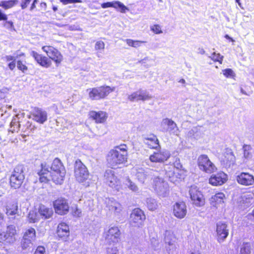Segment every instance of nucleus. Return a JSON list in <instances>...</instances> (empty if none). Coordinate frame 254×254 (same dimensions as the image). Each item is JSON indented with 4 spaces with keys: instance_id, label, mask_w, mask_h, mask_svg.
<instances>
[{
    "instance_id": "nucleus-1",
    "label": "nucleus",
    "mask_w": 254,
    "mask_h": 254,
    "mask_svg": "<svg viewBox=\"0 0 254 254\" xmlns=\"http://www.w3.org/2000/svg\"><path fill=\"white\" fill-rule=\"evenodd\" d=\"M127 147L126 144H121L111 150L107 154V161L112 167L125 164L127 159Z\"/></svg>"
},
{
    "instance_id": "nucleus-2",
    "label": "nucleus",
    "mask_w": 254,
    "mask_h": 254,
    "mask_svg": "<svg viewBox=\"0 0 254 254\" xmlns=\"http://www.w3.org/2000/svg\"><path fill=\"white\" fill-rule=\"evenodd\" d=\"M41 169L38 172L40 181L41 182L48 181V175L52 173H61L62 175L65 173V170L60 160L56 158L54 160L50 166L46 162L42 163L41 165Z\"/></svg>"
},
{
    "instance_id": "nucleus-3",
    "label": "nucleus",
    "mask_w": 254,
    "mask_h": 254,
    "mask_svg": "<svg viewBox=\"0 0 254 254\" xmlns=\"http://www.w3.org/2000/svg\"><path fill=\"white\" fill-rule=\"evenodd\" d=\"M17 231L14 225H8L5 231L0 233V246H9L17 240Z\"/></svg>"
},
{
    "instance_id": "nucleus-4",
    "label": "nucleus",
    "mask_w": 254,
    "mask_h": 254,
    "mask_svg": "<svg viewBox=\"0 0 254 254\" xmlns=\"http://www.w3.org/2000/svg\"><path fill=\"white\" fill-rule=\"evenodd\" d=\"M24 170L25 168L22 165H18L14 168L9 178L11 188L16 189L21 187L25 179Z\"/></svg>"
},
{
    "instance_id": "nucleus-5",
    "label": "nucleus",
    "mask_w": 254,
    "mask_h": 254,
    "mask_svg": "<svg viewBox=\"0 0 254 254\" xmlns=\"http://www.w3.org/2000/svg\"><path fill=\"white\" fill-rule=\"evenodd\" d=\"M105 183L113 189L119 191L121 188V183L119 179L116 176L115 172L112 170H107L104 175Z\"/></svg>"
},
{
    "instance_id": "nucleus-6",
    "label": "nucleus",
    "mask_w": 254,
    "mask_h": 254,
    "mask_svg": "<svg viewBox=\"0 0 254 254\" xmlns=\"http://www.w3.org/2000/svg\"><path fill=\"white\" fill-rule=\"evenodd\" d=\"M120 231L118 227L113 226L104 232L106 243L108 245H115L120 239Z\"/></svg>"
},
{
    "instance_id": "nucleus-7",
    "label": "nucleus",
    "mask_w": 254,
    "mask_h": 254,
    "mask_svg": "<svg viewBox=\"0 0 254 254\" xmlns=\"http://www.w3.org/2000/svg\"><path fill=\"white\" fill-rule=\"evenodd\" d=\"M74 176L76 180L80 183L84 182L88 178L89 173L87 169L80 160L75 161Z\"/></svg>"
},
{
    "instance_id": "nucleus-8",
    "label": "nucleus",
    "mask_w": 254,
    "mask_h": 254,
    "mask_svg": "<svg viewBox=\"0 0 254 254\" xmlns=\"http://www.w3.org/2000/svg\"><path fill=\"white\" fill-rule=\"evenodd\" d=\"M197 162L199 168L206 173L211 174L217 170L215 165L209 160L206 155L199 156Z\"/></svg>"
},
{
    "instance_id": "nucleus-9",
    "label": "nucleus",
    "mask_w": 254,
    "mask_h": 254,
    "mask_svg": "<svg viewBox=\"0 0 254 254\" xmlns=\"http://www.w3.org/2000/svg\"><path fill=\"white\" fill-rule=\"evenodd\" d=\"M145 215L139 208L133 209L130 214L129 223L131 226L140 227L143 225Z\"/></svg>"
},
{
    "instance_id": "nucleus-10",
    "label": "nucleus",
    "mask_w": 254,
    "mask_h": 254,
    "mask_svg": "<svg viewBox=\"0 0 254 254\" xmlns=\"http://www.w3.org/2000/svg\"><path fill=\"white\" fill-rule=\"evenodd\" d=\"M153 188L158 195L166 196L169 192L168 183L159 177H156L153 181Z\"/></svg>"
},
{
    "instance_id": "nucleus-11",
    "label": "nucleus",
    "mask_w": 254,
    "mask_h": 254,
    "mask_svg": "<svg viewBox=\"0 0 254 254\" xmlns=\"http://www.w3.org/2000/svg\"><path fill=\"white\" fill-rule=\"evenodd\" d=\"M161 126L164 131L168 132L170 135L178 136L179 134L180 130L177 124L170 119H163Z\"/></svg>"
},
{
    "instance_id": "nucleus-12",
    "label": "nucleus",
    "mask_w": 254,
    "mask_h": 254,
    "mask_svg": "<svg viewBox=\"0 0 254 254\" xmlns=\"http://www.w3.org/2000/svg\"><path fill=\"white\" fill-rule=\"evenodd\" d=\"M42 50L45 52L50 60H52L58 65L63 60V56L61 53L55 48L51 46H44L42 48Z\"/></svg>"
},
{
    "instance_id": "nucleus-13",
    "label": "nucleus",
    "mask_w": 254,
    "mask_h": 254,
    "mask_svg": "<svg viewBox=\"0 0 254 254\" xmlns=\"http://www.w3.org/2000/svg\"><path fill=\"white\" fill-rule=\"evenodd\" d=\"M42 50L45 52L50 60H52L58 65L63 60V56L61 53L55 48L51 46H44L42 48Z\"/></svg>"
},
{
    "instance_id": "nucleus-14",
    "label": "nucleus",
    "mask_w": 254,
    "mask_h": 254,
    "mask_svg": "<svg viewBox=\"0 0 254 254\" xmlns=\"http://www.w3.org/2000/svg\"><path fill=\"white\" fill-rule=\"evenodd\" d=\"M42 50L45 52L50 60H52L58 65L63 60V56L61 53L55 48L51 46H44L42 48Z\"/></svg>"
},
{
    "instance_id": "nucleus-15",
    "label": "nucleus",
    "mask_w": 254,
    "mask_h": 254,
    "mask_svg": "<svg viewBox=\"0 0 254 254\" xmlns=\"http://www.w3.org/2000/svg\"><path fill=\"white\" fill-rule=\"evenodd\" d=\"M53 205L56 213L59 215H64L68 212V203L67 200L64 198L60 197L55 200Z\"/></svg>"
},
{
    "instance_id": "nucleus-16",
    "label": "nucleus",
    "mask_w": 254,
    "mask_h": 254,
    "mask_svg": "<svg viewBox=\"0 0 254 254\" xmlns=\"http://www.w3.org/2000/svg\"><path fill=\"white\" fill-rule=\"evenodd\" d=\"M189 193L191 200L196 206H200L204 204L203 196L197 187L191 186L190 189Z\"/></svg>"
},
{
    "instance_id": "nucleus-17",
    "label": "nucleus",
    "mask_w": 254,
    "mask_h": 254,
    "mask_svg": "<svg viewBox=\"0 0 254 254\" xmlns=\"http://www.w3.org/2000/svg\"><path fill=\"white\" fill-rule=\"evenodd\" d=\"M152 96L148 91L141 89L133 92L128 96V99L131 102L144 101L150 100Z\"/></svg>"
},
{
    "instance_id": "nucleus-18",
    "label": "nucleus",
    "mask_w": 254,
    "mask_h": 254,
    "mask_svg": "<svg viewBox=\"0 0 254 254\" xmlns=\"http://www.w3.org/2000/svg\"><path fill=\"white\" fill-rule=\"evenodd\" d=\"M216 232L218 242L221 243L223 242L229 234L227 224L222 222H218L216 224Z\"/></svg>"
},
{
    "instance_id": "nucleus-19",
    "label": "nucleus",
    "mask_w": 254,
    "mask_h": 254,
    "mask_svg": "<svg viewBox=\"0 0 254 254\" xmlns=\"http://www.w3.org/2000/svg\"><path fill=\"white\" fill-rule=\"evenodd\" d=\"M30 56L34 59L37 64L43 67L48 68L52 64L51 60L48 57L39 54L35 51H31L30 52Z\"/></svg>"
},
{
    "instance_id": "nucleus-20",
    "label": "nucleus",
    "mask_w": 254,
    "mask_h": 254,
    "mask_svg": "<svg viewBox=\"0 0 254 254\" xmlns=\"http://www.w3.org/2000/svg\"><path fill=\"white\" fill-rule=\"evenodd\" d=\"M107 206L109 211L116 216H119L122 211L121 204L113 198H108L106 200Z\"/></svg>"
},
{
    "instance_id": "nucleus-21",
    "label": "nucleus",
    "mask_w": 254,
    "mask_h": 254,
    "mask_svg": "<svg viewBox=\"0 0 254 254\" xmlns=\"http://www.w3.org/2000/svg\"><path fill=\"white\" fill-rule=\"evenodd\" d=\"M187 212V206L185 202H176L173 206V214L175 217L179 219L185 217Z\"/></svg>"
},
{
    "instance_id": "nucleus-22",
    "label": "nucleus",
    "mask_w": 254,
    "mask_h": 254,
    "mask_svg": "<svg viewBox=\"0 0 254 254\" xmlns=\"http://www.w3.org/2000/svg\"><path fill=\"white\" fill-rule=\"evenodd\" d=\"M32 119L35 122L43 124L48 119L47 113L40 108H35L32 114Z\"/></svg>"
},
{
    "instance_id": "nucleus-23",
    "label": "nucleus",
    "mask_w": 254,
    "mask_h": 254,
    "mask_svg": "<svg viewBox=\"0 0 254 254\" xmlns=\"http://www.w3.org/2000/svg\"><path fill=\"white\" fill-rule=\"evenodd\" d=\"M227 180V175L221 172L216 174L212 175L209 180V182L212 186H217L224 184Z\"/></svg>"
},
{
    "instance_id": "nucleus-24",
    "label": "nucleus",
    "mask_w": 254,
    "mask_h": 254,
    "mask_svg": "<svg viewBox=\"0 0 254 254\" xmlns=\"http://www.w3.org/2000/svg\"><path fill=\"white\" fill-rule=\"evenodd\" d=\"M170 156V152L167 150L163 149L150 155L149 159L152 162H162L167 160Z\"/></svg>"
},
{
    "instance_id": "nucleus-25",
    "label": "nucleus",
    "mask_w": 254,
    "mask_h": 254,
    "mask_svg": "<svg viewBox=\"0 0 254 254\" xmlns=\"http://www.w3.org/2000/svg\"><path fill=\"white\" fill-rule=\"evenodd\" d=\"M57 233L60 238L64 241H66L70 234L68 225L64 222L60 223L57 227Z\"/></svg>"
},
{
    "instance_id": "nucleus-26",
    "label": "nucleus",
    "mask_w": 254,
    "mask_h": 254,
    "mask_svg": "<svg viewBox=\"0 0 254 254\" xmlns=\"http://www.w3.org/2000/svg\"><path fill=\"white\" fill-rule=\"evenodd\" d=\"M238 183L245 186L251 185L254 182V177L247 173H242L237 177Z\"/></svg>"
},
{
    "instance_id": "nucleus-27",
    "label": "nucleus",
    "mask_w": 254,
    "mask_h": 254,
    "mask_svg": "<svg viewBox=\"0 0 254 254\" xmlns=\"http://www.w3.org/2000/svg\"><path fill=\"white\" fill-rule=\"evenodd\" d=\"M235 161V156L232 150L231 149H226L224 154V158L222 159V162L225 167L227 168L234 165Z\"/></svg>"
},
{
    "instance_id": "nucleus-28",
    "label": "nucleus",
    "mask_w": 254,
    "mask_h": 254,
    "mask_svg": "<svg viewBox=\"0 0 254 254\" xmlns=\"http://www.w3.org/2000/svg\"><path fill=\"white\" fill-rule=\"evenodd\" d=\"M144 143L151 149H156L159 147V140L154 134H150L143 139Z\"/></svg>"
},
{
    "instance_id": "nucleus-29",
    "label": "nucleus",
    "mask_w": 254,
    "mask_h": 254,
    "mask_svg": "<svg viewBox=\"0 0 254 254\" xmlns=\"http://www.w3.org/2000/svg\"><path fill=\"white\" fill-rule=\"evenodd\" d=\"M90 117L92 118L97 123H102L104 122L107 116L105 112L103 111H91L89 113Z\"/></svg>"
},
{
    "instance_id": "nucleus-30",
    "label": "nucleus",
    "mask_w": 254,
    "mask_h": 254,
    "mask_svg": "<svg viewBox=\"0 0 254 254\" xmlns=\"http://www.w3.org/2000/svg\"><path fill=\"white\" fill-rule=\"evenodd\" d=\"M165 170L166 171V174L169 178L171 182L175 183L177 181L178 176L173 165H166L165 167Z\"/></svg>"
},
{
    "instance_id": "nucleus-31",
    "label": "nucleus",
    "mask_w": 254,
    "mask_h": 254,
    "mask_svg": "<svg viewBox=\"0 0 254 254\" xmlns=\"http://www.w3.org/2000/svg\"><path fill=\"white\" fill-rule=\"evenodd\" d=\"M203 132L201 127H193L187 133V136L190 138H193L196 140L202 137Z\"/></svg>"
},
{
    "instance_id": "nucleus-32",
    "label": "nucleus",
    "mask_w": 254,
    "mask_h": 254,
    "mask_svg": "<svg viewBox=\"0 0 254 254\" xmlns=\"http://www.w3.org/2000/svg\"><path fill=\"white\" fill-rule=\"evenodd\" d=\"M164 241L165 243L170 246H174L177 238L174 232L171 230H166L164 234Z\"/></svg>"
},
{
    "instance_id": "nucleus-33",
    "label": "nucleus",
    "mask_w": 254,
    "mask_h": 254,
    "mask_svg": "<svg viewBox=\"0 0 254 254\" xmlns=\"http://www.w3.org/2000/svg\"><path fill=\"white\" fill-rule=\"evenodd\" d=\"M225 194L222 192H218L211 196L210 199L211 204L215 207L219 204H221L224 202L225 198Z\"/></svg>"
},
{
    "instance_id": "nucleus-34",
    "label": "nucleus",
    "mask_w": 254,
    "mask_h": 254,
    "mask_svg": "<svg viewBox=\"0 0 254 254\" xmlns=\"http://www.w3.org/2000/svg\"><path fill=\"white\" fill-rule=\"evenodd\" d=\"M98 88L102 99H105L110 93L114 91L116 89L115 87L106 85L99 86Z\"/></svg>"
},
{
    "instance_id": "nucleus-35",
    "label": "nucleus",
    "mask_w": 254,
    "mask_h": 254,
    "mask_svg": "<svg viewBox=\"0 0 254 254\" xmlns=\"http://www.w3.org/2000/svg\"><path fill=\"white\" fill-rule=\"evenodd\" d=\"M18 213V203L14 202L9 203L6 207V214L7 216H11Z\"/></svg>"
},
{
    "instance_id": "nucleus-36",
    "label": "nucleus",
    "mask_w": 254,
    "mask_h": 254,
    "mask_svg": "<svg viewBox=\"0 0 254 254\" xmlns=\"http://www.w3.org/2000/svg\"><path fill=\"white\" fill-rule=\"evenodd\" d=\"M65 175V173L64 174V175H62L59 172H57V173H52L48 175V181L49 180V178H51L53 181L56 184L61 185L63 184L64 182V180Z\"/></svg>"
},
{
    "instance_id": "nucleus-37",
    "label": "nucleus",
    "mask_w": 254,
    "mask_h": 254,
    "mask_svg": "<svg viewBox=\"0 0 254 254\" xmlns=\"http://www.w3.org/2000/svg\"><path fill=\"white\" fill-rule=\"evenodd\" d=\"M38 212L40 215L44 219L50 218L53 214L52 209L47 208L44 205H41L40 206Z\"/></svg>"
},
{
    "instance_id": "nucleus-38",
    "label": "nucleus",
    "mask_w": 254,
    "mask_h": 254,
    "mask_svg": "<svg viewBox=\"0 0 254 254\" xmlns=\"http://www.w3.org/2000/svg\"><path fill=\"white\" fill-rule=\"evenodd\" d=\"M134 170L135 171V172L134 173L138 180L141 183H144L147 178V173L141 168H136Z\"/></svg>"
},
{
    "instance_id": "nucleus-39",
    "label": "nucleus",
    "mask_w": 254,
    "mask_h": 254,
    "mask_svg": "<svg viewBox=\"0 0 254 254\" xmlns=\"http://www.w3.org/2000/svg\"><path fill=\"white\" fill-rule=\"evenodd\" d=\"M90 99L93 100H98L102 99L98 87L90 88L87 90Z\"/></svg>"
},
{
    "instance_id": "nucleus-40",
    "label": "nucleus",
    "mask_w": 254,
    "mask_h": 254,
    "mask_svg": "<svg viewBox=\"0 0 254 254\" xmlns=\"http://www.w3.org/2000/svg\"><path fill=\"white\" fill-rule=\"evenodd\" d=\"M105 4H107L108 6L113 7L117 9H119L122 12H125L127 8L122 2L119 1H115L113 2H107Z\"/></svg>"
},
{
    "instance_id": "nucleus-41",
    "label": "nucleus",
    "mask_w": 254,
    "mask_h": 254,
    "mask_svg": "<svg viewBox=\"0 0 254 254\" xmlns=\"http://www.w3.org/2000/svg\"><path fill=\"white\" fill-rule=\"evenodd\" d=\"M125 185L134 192L138 193L139 188L129 178H127L124 182Z\"/></svg>"
},
{
    "instance_id": "nucleus-42",
    "label": "nucleus",
    "mask_w": 254,
    "mask_h": 254,
    "mask_svg": "<svg viewBox=\"0 0 254 254\" xmlns=\"http://www.w3.org/2000/svg\"><path fill=\"white\" fill-rule=\"evenodd\" d=\"M36 231L33 228H30L27 229L24 233L23 238L28 239L31 241H34L35 240Z\"/></svg>"
},
{
    "instance_id": "nucleus-43",
    "label": "nucleus",
    "mask_w": 254,
    "mask_h": 254,
    "mask_svg": "<svg viewBox=\"0 0 254 254\" xmlns=\"http://www.w3.org/2000/svg\"><path fill=\"white\" fill-rule=\"evenodd\" d=\"M18 3V0H9L7 1H1L0 2V6L2 7L5 9H7L17 5Z\"/></svg>"
},
{
    "instance_id": "nucleus-44",
    "label": "nucleus",
    "mask_w": 254,
    "mask_h": 254,
    "mask_svg": "<svg viewBox=\"0 0 254 254\" xmlns=\"http://www.w3.org/2000/svg\"><path fill=\"white\" fill-rule=\"evenodd\" d=\"M146 206L147 208L151 211H153L158 207V203L156 200L152 198H148L146 199Z\"/></svg>"
},
{
    "instance_id": "nucleus-45",
    "label": "nucleus",
    "mask_w": 254,
    "mask_h": 254,
    "mask_svg": "<svg viewBox=\"0 0 254 254\" xmlns=\"http://www.w3.org/2000/svg\"><path fill=\"white\" fill-rule=\"evenodd\" d=\"M39 216L36 209H32L30 210L28 218L30 223H34L39 219Z\"/></svg>"
},
{
    "instance_id": "nucleus-46",
    "label": "nucleus",
    "mask_w": 254,
    "mask_h": 254,
    "mask_svg": "<svg viewBox=\"0 0 254 254\" xmlns=\"http://www.w3.org/2000/svg\"><path fill=\"white\" fill-rule=\"evenodd\" d=\"M19 127L20 124L18 123L17 119L16 117L13 118L10 123V127L9 131L11 132L17 131Z\"/></svg>"
},
{
    "instance_id": "nucleus-47",
    "label": "nucleus",
    "mask_w": 254,
    "mask_h": 254,
    "mask_svg": "<svg viewBox=\"0 0 254 254\" xmlns=\"http://www.w3.org/2000/svg\"><path fill=\"white\" fill-rule=\"evenodd\" d=\"M26 128L24 127L22 129L24 134L22 135L23 137L29 135L32 132V130L34 129V126H32L31 123L27 122L26 124Z\"/></svg>"
},
{
    "instance_id": "nucleus-48",
    "label": "nucleus",
    "mask_w": 254,
    "mask_h": 254,
    "mask_svg": "<svg viewBox=\"0 0 254 254\" xmlns=\"http://www.w3.org/2000/svg\"><path fill=\"white\" fill-rule=\"evenodd\" d=\"M106 254H119V249L115 245L109 246L106 248Z\"/></svg>"
},
{
    "instance_id": "nucleus-49",
    "label": "nucleus",
    "mask_w": 254,
    "mask_h": 254,
    "mask_svg": "<svg viewBox=\"0 0 254 254\" xmlns=\"http://www.w3.org/2000/svg\"><path fill=\"white\" fill-rule=\"evenodd\" d=\"M240 254H250V245L249 243L243 244L241 248Z\"/></svg>"
},
{
    "instance_id": "nucleus-50",
    "label": "nucleus",
    "mask_w": 254,
    "mask_h": 254,
    "mask_svg": "<svg viewBox=\"0 0 254 254\" xmlns=\"http://www.w3.org/2000/svg\"><path fill=\"white\" fill-rule=\"evenodd\" d=\"M209 58L214 61L218 62L220 64H222L223 57L219 53L216 54L214 52Z\"/></svg>"
},
{
    "instance_id": "nucleus-51",
    "label": "nucleus",
    "mask_w": 254,
    "mask_h": 254,
    "mask_svg": "<svg viewBox=\"0 0 254 254\" xmlns=\"http://www.w3.org/2000/svg\"><path fill=\"white\" fill-rule=\"evenodd\" d=\"M33 241H31L28 239H25L23 238L21 242V247L22 249L26 250L28 248L30 247L32 245Z\"/></svg>"
},
{
    "instance_id": "nucleus-52",
    "label": "nucleus",
    "mask_w": 254,
    "mask_h": 254,
    "mask_svg": "<svg viewBox=\"0 0 254 254\" xmlns=\"http://www.w3.org/2000/svg\"><path fill=\"white\" fill-rule=\"evenodd\" d=\"M150 29L152 31L156 34H159L163 33L161 26L158 24H155L151 26Z\"/></svg>"
},
{
    "instance_id": "nucleus-53",
    "label": "nucleus",
    "mask_w": 254,
    "mask_h": 254,
    "mask_svg": "<svg viewBox=\"0 0 254 254\" xmlns=\"http://www.w3.org/2000/svg\"><path fill=\"white\" fill-rule=\"evenodd\" d=\"M72 213L73 216L80 217L82 216V211L76 206L72 208Z\"/></svg>"
},
{
    "instance_id": "nucleus-54",
    "label": "nucleus",
    "mask_w": 254,
    "mask_h": 254,
    "mask_svg": "<svg viewBox=\"0 0 254 254\" xmlns=\"http://www.w3.org/2000/svg\"><path fill=\"white\" fill-rule=\"evenodd\" d=\"M253 193H246L244 195L243 198L245 200H243L246 203H250L253 202Z\"/></svg>"
},
{
    "instance_id": "nucleus-55",
    "label": "nucleus",
    "mask_w": 254,
    "mask_h": 254,
    "mask_svg": "<svg viewBox=\"0 0 254 254\" xmlns=\"http://www.w3.org/2000/svg\"><path fill=\"white\" fill-rule=\"evenodd\" d=\"M151 59L149 57H146L144 59L139 61L138 63L141 64H143L146 67H149L151 66V64H147V63L151 61Z\"/></svg>"
},
{
    "instance_id": "nucleus-56",
    "label": "nucleus",
    "mask_w": 254,
    "mask_h": 254,
    "mask_svg": "<svg viewBox=\"0 0 254 254\" xmlns=\"http://www.w3.org/2000/svg\"><path fill=\"white\" fill-rule=\"evenodd\" d=\"M244 149V155L246 158H249L251 155L249 151L251 149V147L250 145H245L243 147Z\"/></svg>"
},
{
    "instance_id": "nucleus-57",
    "label": "nucleus",
    "mask_w": 254,
    "mask_h": 254,
    "mask_svg": "<svg viewBox=\"0 0 254 254\" xmlns=\"http://www.w3.org/2000/svg\"><path fill=\"white\" fill-rule=\"evenodd\" d=\"M17 66L19 70H21L23 72L27 70L28 69L27 67L22 63V62L20 61H17Z\"/></svg>"
},
{
    "instance_id": "nucleus-58",
    "label": "nucleus",
    "mask_w": 254,
    "mask_h": 254,
    "mask_svg": "<svg viewBox=\"0 0 254 254\" xmlns=\"http://www.w3.org/2000/svg\"><path fill=\"white\" fill-rule=\"evenodd\" d=\"M150 243L153 249H156L159 244V242L156 237H152L150 239Z\"/></svg>"
},
{
    "instance_id": "nucleus-59",
    "label": "nucleus",
    "mask_w": 254,
    "mask_h": 254,
    "mask_svg": "<svg viewBox=\"0 0 254 254\" xmlns=\"http://www.w3.org/2000/svg\"><path fill=\"white\" fill-rule=\"evenodd\" d=\"M223 74L227 77H231L234 76L233 71L230 68H227L223 70Z\"/></svg>"
},
{
    "instance_id": "nucleus-60",
    "label": "nucleus",
    "mask_w": 254,
    "mask_h": 254,
    "mask_svg": "<svg viewBox=\"0 0 254 254\" xmlns=\"http://www.w3.org/2000/svg\"><path fill=\"white\" fill-rule=\"evenodd\" d=\"M105 48V44L103 41H97L95 45V49L96 50H103Z\"/></svg>"
},
{
    "instance_id": "nucleus-61",
    "label": "nucleus",
    "mask_w": 254,
    "mask_h": 254,
    "mask_svg": "<svg viewBox=\"0 0 254 254\" xmlns=\"http://www.w3.org/2000/svg\"><path fill=\"white\" fill-rule=\"evenodd\" d=\"M174 168L177 170H180L182 168V165L180 163L179 159L176 158L173 165Z\"/></svg>"
},
{
    "instance_id": "nucleus-62",
    "label": "nucleus",
    "mask_w": 254,
    "mask_h": 254,
    "mask_svg": "<svg viewBox=\"0 0 254 254\" xmlns=\"http://www.w3.org/2000/svg\"><path fill=\"white\" fill-rule=\"evenodd\" d=\"M32 0H21V7L22 9H25Z\"/></svg>"
},
{
    "instance_id": "nucleus-63",
    "label": "nucleus",
    "mask_w": 254,
    "mask_h": 254,
    "mask_svg": "<svg viewBox=\"0 0 254 254\" xmlns=\"http://www.w3.org/2000/svg\"><path fill=\"white\" fill-rule=\"evenodd\" d=\"M64 4H66L67 3H81L82 1L81 0H60Z\"/></svg>"
},
{
    "instance_id": "nucleus-64",
    "label": "nucleus",
    "mask_w": 254,
    "mask_h": 254,
    "mask_svg": "<svg viewBox=\"0 0 254 254\" xmlns=\"http://www.w3.org/2000/svg\"><path fill=\"white\" fill-rule=\"evenodd\" d=\"M45 252V248L42 246H39L36 250L34 254H44Z\"/></svg>"
}]
</instances>
